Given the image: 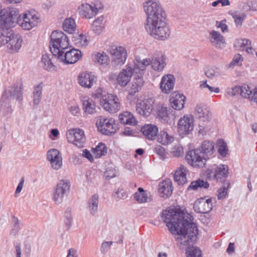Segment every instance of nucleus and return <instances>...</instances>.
Listing matches in <instances>:
<instances>
[{"label": "nucleus", "mask_w": 257, "mask_h": 257, "mask_svg": "<svg viewBox=\"0 0 257 257\" xmlns=\"http://www.w3.org/2000/svg\"><path fill=\"white\" fill-rule=\"evenodd\" d=\"M162 218L171 233L177 235L176 240L180 248L186 250L187 257H202L201 250L194 246L198 230L191 215L170 208L163 211Z\"/></svg>", "instance_id": "obj_1"}, {"label": "nucleus", "mask_w": 257, "mask_h": 257, "mask_svg": "<svg viewBox=\"0 0 257 257\" xmlns=\"http://www.w3.org/2000/svg\"><path fill=\"white\" fill-rule=\"evenodd\" d=\"M147 15L145 23L146 31L155 39L164 40L170 35V29L165 21V13L158 0H149L144 4Z\"/></svg>", "instance_id": "obj_2"}, {"label": "nucleus", "mask_w": 257, "mask_h": 257, "mask_svg": "<svg viewBox=\"0 0 257 257\" xmlns=\"http://www.w3.org/2000/svg\"><path fill=\"white\" fill-rule=\"evenodd\" d=\"M22 37L14 31H3L0 33V47L7 45L11 53L18 52L22 47Z\"/></svg>", "instance_id": "obj_3"}, {"label": "nucleus", "mask_w": 257, "mask_h": 257, "mask_svg": "<svg viewBox=\"0 0 257 257\" xmlns=\"http://www.w3.org/2000/svg\"><path fill=\"white\" fill-rule=\"evenodd\" d=\"M69 45L67 36L63 32L53 31L51 35L50 49L53 56L57 57L68 48Z\"/></svg>", "instance_id": "obj_4"}, {"label": "nucleus", "mask_w": 257, "mask_h": 257, "mask_svg": "<svg viewBox=\"0 0 257 257\" xmlns=\"http://www.w3.org/2000/svg\"><path fill=\"white\" fill-rule=\"evenodd\" d=\"M96 95L101 97L100 103L103 108L110 113H115L120 109L119 99L116 95L106 93L100 89L97 90Z\"/></svg>", "instance_id": "obj_5"}, {"label": "nucleus", "mask_w": 257, "mask_h": 257, "mask_svg": "<svg viewBox=\"0 0 257 257\" xmlns=\"http://www.w3.org/2000/svg\"><path fill=\"white\" fill-rule=\"evenodd\" d=\"M109 51L111 56L112 66L120 67L125 63L127 55L124 47L112 46L110 47Z\"/></svg>", "instance_id": "obj_6"}, {"label": "nucleus", "mask_w": 257, "mask_h": 257, "mask_svg": "<svg viewBox=\"0 0 257 257\" xmlns=\"http://www.w3.org/2000/svg\"><path fill=\"white\" fill-rule=\"evenodd\" d=\"M39 19L36 12L28 11L24 14L22 18L19 17L17 23L23 29L30 30L37 25Z\"/></svg>", "instance_id": "obj_7"}, {"label": "nucleus", "mask_w": 257, "mask_h": 257, "mask_svg": "<svg viewBox=\"0 0 257 257\" xmlns=\"http://www.w3.org/2000/svg\"><path fill=\"white\" fill-rule=\"evenodd\" d=\"M96 125L101 133L105 135L115 133L117 128V125L113 119L105 118L102 116L98 117Z\"/></svg>", "instance_id": "obj_8"}, {"label": "nucleus", "mask_w": 257, "mask_h": 257, "mask_svg": "<svg viewBox=\"0 0 257 257\" xmlns=\"http://www.w3.org/2000/svg\"><path fill=\"white\" fill-rule=\"evenodd\" d=\"M18 13L16 9L12 10L9 13H6V11L0 10V27L6 31L15 26V23L18 20ZM3 31H5L4 30Z\"/></svg>", "instance_id": "obj_9"}, {"label": "nucleus", "mask_w": 257, "mask_h": 257, "mask_svg": "<svg viewBox=\"0 0 257 257\" xmlns=\"http://www.w3.org/2000/svg\"><path fill=\"white\" fill-rule=\"evenodd\" d=\"M200 150L194 149L188 152L186 159L188 163L193 167L203 168L208 160L204 155H201Z\"/></svg>", "instance_id": "obj_10"}, {"label": "nucleus", "mask_w": 257, "mask_h": 257, "mask_svg": "<svg viewBox=\"0 0 257 257\" xmlns=\"http://www.w3.org/2000/svg\"><path fill=\"white\" fill-rule=\"evenodd\" d=\"M70 190L69 183L64 180H60L57 183L53 194V199L57 204H61L64 198L67 196Z\"/></svg>", "instance_id": "obj_11"}, {"label": "nucleus", "mask_w": 257, "mask_h": 257, "mask_svg": "<svg viewBox=\"0 0 257 257\" xmlns=\"http://www.w3.org/2000/svg\"><path fill=\"white\" fill-rule=\"evenodd\" d=\"M69 142L73 143L78 148L83 147L85 142L84 132L79 128L70 130L66 134Z\"/></svg>", "instance_id": "obj_12"}, {"label": "nucleus", "mask_w": 257, "mask_h": 257, "mask_svg": "<svg viewBox=\"0 0 257 257\" xmlns=\"http://www.w3.org/2000/svg\"><path fill=\"white\" fill-rule=\"evenodd\" d=\"M81 57V52L78 49H72L69 51H64L59 54L57 59L64 64H73Z\"/></svg>", "instance_id": "obj_13"}, {"label": "nucleus", "mask_w": 257, "mask_h": 257, "mask_svg": "<svg viewBox=\"0 0 257 257\" xmlns=\"http://www.w3.org/2000/svg\"><path fill=\"white\" fill-rule=\"evenodd\" d=\"M254 88H251L247 85L242 86H235L227 89V93L231 96L240 95L242 97L249 100L252 98V93Z\"/></svg>", "instance_id": "obj_14"}, {"label": "nucleus", "mask_w": 257, "mask_h": 257, "mask_svg": "<svg viewBox=\"0 0 257 257\" xmlns=\"http://www.w3.org/2000/svg\"><path fill=\"white\" fill-rule=\"evenodd\" d=\"M227 166L221 164L216 167L214 169H208L206 176L208 178H214L221 182L227 177Z\"/></svg>", "instance_id": "obj_15"}, {"label": "nucleus", "mask_w": 257, "mask_h": 257, "mask_svg": "<svg viewBox=\"0 0 257 257\" xmlns=\"http://www.w3.org/2000/svg\"><path fill=\"white\" fill-rule=\"evenodd\" d=\"M178 132L180 135L189 134L193 129V117L191 115H184L178 122Z\"/></svg>", "instance_id": "obj_16"}, {"label": "nucleus", "mask_w": 257, "mask_h": 257, "mask_svg": "<svg viewBox=\"0 0 257 257\" xmlns=\"http://www.w3.org/2000/svg\"><path fill=\"white\" fill-rule=\"evenodd\" d=\"M47 159L50 162L52 168L56 170L62 166V157L60 152L56 149L49 150L47 153Z\"/></svg>", "instance_id": "obj_17"}, {"label": "nucleus", "mask_w": 257, "mask_h": 257, "mask_svg": "<svg viewBox=\"0 0 257 257\" xmlns=\"http://www.w3.org/2000/svg\"><path fill=\"white\" fill-rule=\"evenodd\" d=\"M22 85H21L19 87L15 85L9 89L8 93H7V91L5 92L2 96L1 101L7 102V101H9L11 99L21 100L22 99Z\"/></svg>", "instance_id": "obj_18"}, {"label": "nucleus", "mask_w": 257, "mask_h": 257, "mask_svg": "<svg viewBox=\"0 0 257 257\" xmlns=\"http://www.w3.org/2000/svg\"><path fill=\"white\" fill-rule=\"evenodd\" d=\"M153 100L151 98L140 100L136 105V111L141 115L146 117L152 112Z\"/></svg>", "instance_id": "obj_19"}, {"label": "nucleus", "mask_w": 257, "mask_h": 257, "mask_svg": "<svg viewBox=\"0 0 257 257\" xmlns=\"http://www.w3.org/2000/svg\"><path fill=\"white\" fill-rule=\"evenodd\" d=\"M212 208L211 199L200 198L195 202L193 206L194 211L199 213H207L212 209Z\"/></svg>", "instance_id": "obj_20"}, {"label": "nucleus", "mask_w": 257, "mask_h": 257, "mask_svg": "<svg viewBox=\"0 0 257 257\" xmlns=\"http://www.w3.org/2000/svg\"><path fill=\"white\" fill-rule=\"evenodd\" d=\"M175 79L173 75H165L162 78L160 87L162 91L166 94L170 93L173 89Z\"/></svg>", "instance_id": "obj_21"}, {"label": "nucleus", "mask_w": 257, "mask_h": 257, "mask_svg": "<svg viewBox=\"0 0 257 257\" xmlns=\"http://www.w3.org/2000/svg\"><path fill=\"white\" fill-rule=\"evenodd\" d=\"M134 71L135 69L130 66L122 69L119 73L116 78L118 84L122 87H125L131 80Z\"/></svg>", "instance_id": "obj_22"}, {"label": "nucleus", "mask_w": 257, "mask_h": 257, "mask_svg": "<svg viewBox=\"0 0 257 257\" xmlns=\"http://www.w3.org/2000/svg\"><path fill=\"white\" fill-rule=\"evenodd\" d=\"M195 115L201 121L204 122L209 121L211 118V113L209 108L202 104L196 106Z\"/></svg>", "instance_id": "obj_23"}, {"label": "nucleus", "mask_w": 257, "mask_h": 257, "mask_svg": "<svg viewBox=\"0 0 257 257\" xmlns=\"http://www.w3.org/2000/svg\"><path fill=\"white\" fill-rule=\"evenodd\" d=\"M96 77L91 73H82L78 77L79 84L85 88H91L96 82Z\"/></svg>", "instance_id": "obj_24"}, {"label": "nucleus", "mask_w": 257, "mask_h": 257, "mask_svg": "<svg viewBox=\"0 0 257 257\" xmlns=\"http://www.w3.org/2000/svg\"><path fill=\"white\" fill-rule=\"evenodd\" d=\"M173 186L170 179H167L160 183L158 187V192L162 197L168 198L172 194Z\"/></svg>", "instance_id": "obj_25"}, {"label": "nucleus", "mask_w": 257, "mask_h": 257, "mask_svg": "<svg viewBox=\"0 0 257 257\" xmlns=\"http://www.w3.org/2000/svg\"><path fill=\"white\" fill-rule=\"evenodd\" d=\"M209 40L216 48H222L225 43L223 36L218 32L212 30L209 33Z\"/></svg>", "instance_id": "obj_26"}, {"label": "nucleus", "mask_w": 257, "mask_h": 257, "mask_svg": "<svg viewBox=\"0 0 257 257\" xmlns=\"http://www.w3.org/2000/svg\"><path fill=\"white\" fill-rule=\"evenodd\" d=\"M185 96L183 94L174 93L171 95L170 102L172 107L176 110H181L184 107Z\"/></svg>", "instance_id": "obj_27"}, {"label": "nucleus", "mask_w": 257, "mask_h": 257, "mask_svg": "<svg viewBox=\"0 0 257 257\" xmlns=\"http://www.w3.org/2000/svg\"><path fill=\"white\" fill-rule=\"evenodd\" d=\"M188 172V171L186 167L182 165H180L174 175L175 181L179 185H183L185 184L187 181L186 175Z\"/></svg>", "instance_id": "obj_28"}, {"label": "nucleus", "mask_w": 257, "mask_h": 257, "mask_svg": "<svg viewBox=\"0 0 257 257\" xmlns=\"http://www.w3.org/2000/svg\"><path fill=\"white\" fill-rule=\"evenodd\" d=\"M200 152L202 155L206 158H208V160L211 157L215 152L214 144L212 141H204L202 143L201 146Z\"/></svg>", "instance_id": "obj_29"}, {"label": "nucleus", "mask_w": 257, "mask_h": 257, "mask_svg": "<svg viewBox=\"0 0 257 257\" xmlns=\"http://www.w3.org/2000/svg\"><path fill=\"white\" fill-rule=\"evenodd\" d=\"M83 109L85 113L92 114L96 112V105L94 101L88 96L82 98Z\"/></svg>", "instance_id": "obj_30"}, {"label": "nucleus", "mask_w": 257, "mask_h": 257, "mask_svg": "<svg viewBox=\"0 0 257 257\" xmlns=\"http://www.w3.org/2000/svg\"><path fill=\"white\" fill-rule=\"evenodd\" d=\"M134 198L140 203L150 202L153 199L151 193L145 191L144 189L141 187L139 188L138 191L135 193Z\"/></svg>", "instance_id": "obj_31"}, {"label": "nucleus", "mask_w": 257, "mask_h": 257, "mask_svg": "<svg viewBox=\"0 0 257 257\" xmlns=\"http://www.w3.org/2000/svg\"><path fill=\"white\" fill-rule=\"evenodd\" d=\"M141 131L147 139L151 140L155 139L158 133V127L153 124H147L141 129Z\"/></svg>", "instance_id": "obj_32"}, {"label": "nucleus", "mask_w": 257, "mask_h": 257, "mask_svg": "<svg viewBox=\"0 0 257 257\" xmlns=\"http://www.w3.org/2000/svg\"><path fill=\"white\" fill-rule=\"evenodd\" d=\"M79 14L86 19H91L95 16L92 6L88 4H82L78 8Z\"/></svg>", "instance_id": "obj_33"}, {"label": "nucleus", "mask_w": 257, "mask_h": 257, "mask_svg": "<svg viewBox=\"0 0 257 257\" xmlns=\"http://www.w3.org/2000/svg\"><path fill=\"white\" fill-rule=\"evenodd\" d=\"M119 119L120 122L124 124H129L131 125H136L137 123V120L134 117L131 112L129 111H124L119 115Z\"/></svg>", "instance_id": "obj_34"}, {"label": "nucleus", "mask_w": 257, "mask_h": 257, "mask_svg": "<svg viewBox=\"0 0 257 257\" xmlns=\"http://www.w3.org/2000/svg\"><path fill=\"white\" fill-rule=\"evenodd\" d=\"M98 195L96 194L93 195L88 200L87 208L92 215H94L98 210Z\"/></svg>", "instance_id": "obj_35"}, {"label": "nucleus", "mask_w": 257, "mask_h": 257, "mask_svg": "<svg viewBox=\"0 0 257 257\" xmlns=\"http://www.w3.org/2000/svg\"><path fill=\"white\" fill-rule=\"evenodd\" d=\"M144 81L141 77H136L133 80L131 85L128 89V94L134 95L136 93L138 92L143 85Z\"/></svg>", "instance_id": "obj_36"}, {"label": "nucleus", "mask_w": 257, "mask_h": 257, "mask_svg": "<svg viewBox=\"0 0 257 257\" xmlns=\"http://www.w3.org/2000/svg\"><path fill=\"white\" fill-rule=\"evenodd\" d=\"M166 65L165 58L163 55L161 57L153 56L152 58L151 66L154 70L162 71Z\"/></svg>", "instance_id": "obj_37"}, {"label": "nucleus", "mask_w": 257, "mask_h": 257, "mask_svg": "<svg viewBox=\"0 0 257 257\" xmlns=\"http://www.w3.org/2000/svg\"><path fill=\"white\" fill-rule=\"evenodd\" d=\"M105 28L104 18L101 16L96 19L92 24L93 31L96 34H100Z\"/></svg>", "instance_id": "obj_38"}, {"label": "nucleus", "mask_w": 257, "mask_h": 257, "mask_svg": "<svg viewBox=\"0 0 257 257\" xmlns=\"http://www.w3.org/2000/svg\"><path fill=\"white\" fill-rule=\"evenodd\" d=\"M209 187V184L204 180L198 179L196 181H192L188 186V190H198L200 189H207Z\"/></svg>", "instance_id": "obj_39"}, {"label": "nucleus", "mask_w": 257, "mask_h": 257, "mask_svg": "<svg viewBox=\"0 0 257 257\" xmlns=\"http://www.w3.org/2000/svg\"><path fill=\"white\" fill-rule=\"evenodd\" d=\"M157 139L159 143L166 145L172 142L174 138L172 135H169L167 131L163 130L158 134Z\"/></svg>", "instance_id": "obj_40"}, {"label": "nucleus", "mask_w": 257, "mask_h": 257, "mask_svg": "<svg viewBox=\"0 0 257 257\" xmlns=\"http://www.w3.org/2000/svg\"><path fill=\"white\" fill-rule=\"evenodd\" d=\"M236 47H240V49L245 51L248 54H253L254 50L250 46V42L247 39H240L237 41Z\"/></svg>", "instance_id": "obj_41"}, {"label": "nucleus", "mask_w": 257, "mask_h": 257, "mask_svg": "<svg viewBox=\"0 0 257 257\" xmlns=\"http://www.w3.org/2000/svg\"><path fill=\"white\" fill-rule=\"evenodd\" d=\"M76 26L74 20L71 18L66 19L63 24V30L70 34L75 31Z\"/></svg>", "instance_id": "obj_42"}, {"label": "nucleus", "mask_w": 257, "mask_h": 257, "mask_svg": "<svg viewBox=\"0 0 257 257\" xmlns=\"http://www.w3.org/2000/svg\"><path fill=\"white\" fill-rule=\"evenodd\" d=\"M42 62L43 64V68L47 71H53L55 70V66L53 64L50 56L47 54H44L42 57Z\"/></svg>", "instance_id": "obj_43"}, {"label": "nucleus", "mask_w": 257, "mask_h": 257, "mask_svg": "<svg viewBox=\"0 0 257 257\" xmlns=\"http://www.w3.org/2000/svg\"><path fill=\"white\" fill-rule=\"evenodd\" d=\"M74 44L77 47H83L87 45V40L85 35L76 34L72 38Z\"/></svg>", "instance_id": "obj_44"}, {"label": "nucleus", "mask_w": 257, "mask_h": 257, "mask_svg": "<svg viewBox=\"0 0 257 257\" xmlns=\"http://www.w3.org/2000/svg\"><path fill=\"white\" fill-rule=\"evenodd\" d=\"M94 61L103 66H106L109 63L108 56L104 53H97L94 57Z\"/></svg>", "instance_id": "obj_45"}, {"label": "nucleus", "mask_w": 257, "mask_h": 257, "mask_svg": "<svg viewBox=\"0 0 257 257\" xmlns=\"http://www.w3.org/2000/svg\"><path fill=\"white\" fill-rule=\"evenodd\" d=\"M92 153L95 158H100L107 153V148L104 144L100 143L95 148H92Z\"/></svg>", "instance_id": "obj_46"}, {"label": "nucleus", "mask_w": 257, "mask_h": 257, "mask_svg": "<svg viewBox=\"0 0 257 257\" xmlns=\"http://www.w3.org/2000/svg\"><path fill=\"white\" fill-rule=\"evenodd\" d=\"M171 108L167 107L162 106L159 107L158 111V117L161 119L162 121L167 122V118L170 112Z\"/></svg>", "instance_id": "obj_47"}, {"label": "nucleus", "mask_w": 257, "mask_h": 257, "mask_svg": "<svg viewBox=\"0 0 257 257\" xmlns=\"http://www.w3.org/2000/svg\"><path fill=\"white\" fill-rule=\"evenodd\" d=\"M42 86L41 84L34 87L33 91V103L34 104L38 105L41 99Z\"/></svg>", "instance_id": "obj_48"}, {"label": "nucleus", "mask_w": 257, "mask_h": 257, "mask_svg": "<svg viewBox=\"0 0 257 257\" xmlns=\"http://www.w3.org/2000/svg\"><path fill=\"white\" fill-rule=\"evenodd\" d=\"M12 228L11 230V234L16 236L20 229V221L15 216H13Z\"/></svg>", "instance_id": "obj_49"}, {"label": "nucleus", "mask_w": 257, "mask_h": 257, "mask_svg": "<svg viewBox=\"0 0 257 257\" xmlns=\"http://www.w3.org/2000/svg\"><path fill=\"white\" fill-rule=\"evenodd\" d=\"M217 145L218 153L222 157H225L228 151L226 143L222 140H219L218 141Z\"/></svg>", "instance_id": "obj_50"}, {"label": "nucleus", "mask_w": 257, "mask_h": 257, "mask_svg": "<svg viewBox=\"0 0 257 257\" xmlns=\"http://www.w3.org/2000/svg\"><path fill=\"white\" fill-rule=\"evenodd\" d=\"M220 74V70L216 67L208 68L205 71L206 76L209 78H212L214 76H217Z\"/></svg>", "instance_id": "obj_51"}, {"label": "nucleus", "mask_w": 257, "mask_h": 257, "mask_svg": "<svg viewBox=\"0 0 257 257\" xmlns=\"http://www.w3.org/2000/svg\"><path fill=\"white\" fill-rule=\"evenodd\" d=\"M149 65H151V60L145 59L143 61L138 62L135 66L136 68L138 69L139 71H144L146 69V67Z\"/></svg>", "instance_id": "obj_52"}, {"label": "nucleus", "mask_w": 257, "mask_h": 257, "mask_svg": "<svg viewBox=\"0 0 257 257\" xmlns=\"http://www.w3.org/2000/svg\"><path fill=\"white\" fill-rule=\"evenodd\" d=\"M171 153L174 156H182L183 155V148L180 144L176 145L172 148Z\"/></svg>", "instance_id": "obj_53"}, {"label": "nucleus", "mask_w": 257, "mask_h": 257, "mask_svg": "<svg viewBox=\"0 0 257 257\" xmlns=\"http://www.w3.org/2000/svg\"><path fill=\"white\" fill-rule=\"evenodd\" d=\"M72 209L71 208H67L65 212V225L69 227L71 226L72 221V216L71 214Z\"/></svg>", "instance_id": "obj_54"}, {"label": "nucleus", "mask_w": 257, "mask_h": 257, "mask_svg": "<svg viewBox=\"0 0 257 257\" xmlns=\"http://www.w3.org/2000/svg\"><path fill=\"white\" fill-rule=\"evenodd\" d=\"M243 61V57L239 54H235L233 57V60L228 64V67H231L234 65H239V62Z\"/></svg>", "instance_id": "obj_55"}, {"label": "nucleus", "mask_w": 257, "mask_h": 257, "mask_svg": "<svg viewBox=\"0 0 257 257\" xmlns=\"http://www.w3.org/2000/svg\"><path fill=\"white\" fill-rule=\"evenodd\" d=\"M90 5L92 6V9L94 10L95 15L103 8L102 4L100 2H96Z\"/></svg>", "instance_id": "obj_56"}, {"label": "nucleus", "mask_w": 257, "mask_h": 257, "mask_svg": "<svg viewBox=\"0 0 257 257\" xmlns=\"http://www.w3.org/2000/svg\"><path fill=\"white\" fill-rule=\"evenodd\" d=\"M245 15L241 14L238 15H235L233 16L234 19V22L237 26H240L242 24L243 21L245 18Z\"/></svg>", "instance_id": "obj_57"}, {"label": "nucleus", "mask_w": 257, "mask_h": 257, "mask_svg": "<svg viewBox=\"0 0 257 257\" xmlns=\"http://www.w3.org/2000/svg\"><path fill=\"white\" fill-rule=\"evenodd\" d=\"M155 152L161 157L164 158L166 156V150L163 147L157 146L155 148Z\"/></svg>", "instance_id": "obj_58"}, {"label": "nucleus", "mask_w": 257, "mask_h": 257, "mask_svg": "<svg viewBox=\"0 0 257 257\" xmlns=\"http://www.w3.org/2000/svg\"><path fill=\"white\" fill-rule=\"evenodd\" d=\"M112 242L111 241H106L101 244V251L102 253L106 252L110 248V245L112 244Z\"/></svg>", "instance_id": "obj_59"}, {"label": "nucleus", "mask_w": 257, "mask_h": 257, "mask_svg": "<svg viewBox=\"0 0 257 257\" xmlns=\"http://www.w3.org/2000/svg\"><path fill=\"white\" fill-rule=\"evenodd\" d=\"M226 191L227 188L225 187L219 189L218 190V199H221L225 198L226 195Z\"/></svg>", "instance_id": "obj_60"}, {"label": "nucleus", "mask_w": 257, "mask_h": 257, "mask_svg": "<svg viewBox=\"0 0 257 257\" xmlns=\"http://www.w3.org/2000/svg\"><path fill=\"white\" fill-rule=\"evenodd\" d=\"M225 21H222L220 22H216V26L218 28H220L222 32L227 30V26L225 23Z\"/></svg>", "instance_id": "obj_61"}, {"label": "nucleus", "mask_w": 257, "mask_h": 257, "mask_svg": "<svg viewBox=\"0 0 257 257\" xmlns=\"http://www.w3.org/2000/svg\"><path fill=\"white\" fill-rule=\"evenodd\" d=\"M219 3H221L222 6H228L230 4L229 0H218L212 3L213 7H216Z\"/></svg>", "instance_id": "obj_62"}, {"label": "nucleus", "mask_w": 257, "mask_h": 257, "mask_svg": "<svg viewBox=\"0 0 257 257\" xmlns=\"http://www.w3.org/2000/svg\"><path fill=\"white\" fill-rule=\"evenodd\" d=\"M82 156L87 158L91 162L93 161L94 159L93 156L90 152L86 149H85L83 151Z\"/></svg>", "instance_id": "obj_63"}, {"label": "nucleus", "mask_w": 257, "mask_h": 257, "mask_svg": "<svg viewBox=\"0 0 257 257\" xmlns=\"http://www.w3.org/2000/svg\"><path fill=\"white\" fill-rule=\"evenodd\" d=\"M69 111L74 115H76L80 112L78 105L71 106L69 108Z\"/></svg>", "instance_id": "obj_64"}]
</instances>
